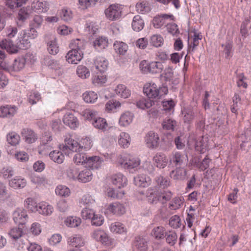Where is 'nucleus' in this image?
Masks as SVG:
<instances>
[{"mask_svg": "<svg viewBox=\"0 0 251 251\" xmlns=\"http://www.w3.org/2000/svg\"><path fill=\"white\" fill-rule=\"evenodd\" d=\"M198 110L191 108H184L182 110V114L183 115V120L186 124H190L193 120L195 114L198 112Z\"/></svg>", "mask_w": 251, "mask_h": 251, "instance_id": "9d476101", "label": "nucleus"}, {"mask_svg": "<svg viewBox=\"0 0 251 251\" xmlns=\"http://www.w3.org/2000/svg\"><path fill=\"white\" fill-rule=\"evenodd\" d=\"M27 218L26 211L23 208H17L13 213V219L15 223L19 224V226L24 225Z\"/></svg>", "mask_w": 251, "mask_h": 251, "instance_id": "423d86ee", "label": "nucleus"}, {"mask_svg": "<svg viewBox=\"0 0 251 251\" xmlns=\"http://www.w3.org/2000/svg\"><path fill=\"white\" fill-rule=\"evenodd\" d=\"M20 140V136L15 133L11 132L7 135V141L12 146H15L19 144Z\"/></svg>", "mask_w": 251, "mask_h": 251, "instance_id": "8fccbe9b", "label": "nucleus"}, {"mask_svg": "<svg viewBox=\"0 0 251 251\" xmlns=\"http://www.w3.org/2000/svg\"><path fill=\"white\" fill-rule=\"evenodd\" d=\"M53 207L51 205L46 202H41L38 204V207L36 211L43 215H48L52 213Z\"/></svg>", "mask_w": 251, "mask_h": 251, "instance_id": "b1692460", "label": "nucleus"}, {"mask_svg": "<svg viewBox=\"0 0 251 251\" xmlns=\"http://www.w3.org/2000/svg\"><path fill=\"white\" fill-rule=\"evenodd\" d=\"M31 9L38 13L45 12L49 9V4L44 0H34L31 3Z\"/></svg>", "mask_w": 251, "mask_h": 251, "instance_id": "0eeeda50", "label": "nucleus"}, {"mask_svg": "<svg viewBox=\"0 0 251 251\" xmlns=\"http://www.w3.org/2000/svg\"><path fill=\"white\" fill-rule=\"evenodd\" d=\"M107 210L114 214L122 215L125 213V208L123 204L118 202L110 204Z\"/></svg>", "mask_w": 251, "mask_h": 251, "instance_id": "4be33fe9", "label": "nucleus"}, {"mask_svg": "<svg viewBox=\"0 0 251 251\" xmlns=\"http://www.w3.org/2000/svg\"><path fill=\"white\" fill-rule=\"evenodd\" d=\"M166 234L165 228L162 226L154 227L151 232L152 235L157 239L163 238Z\"/></svg>", "mask_w": 251, "mask_h": 251, "instance_id": "f704fd0d", "label": "nucleus"}, {"mask_svg": "<svg viewBox=\"0 0 251 251\" xmlns=\"http://www.w3.org/2000/svg\"><path fill=\"white\" fill-rule=\"evenodd\" d=\"M71 50L66 55V60L71 64H77L83 57L82 50L84 49V42L76 39L72 40L69 45Z\"/></svg>", "mask_w": 251, "mask_h": 251, "instance_id": "f257e3e1", "label": "nucleus"}, {"mask_svg": "<svg viewBox=\"0 0 251 251\" xmlns=\"http://www.w3.org/2000/svg\"><path fill=\"white\" fill-rule=\"evenodd\" d=\"M21 134L25 141L28 144L34 142L37 139L35 133L28 128L23 129L21 132Z\"/></svg>", "mask_w": 251, "mask_h": 251, "instance_id": "f8f14e48", "label": "nucleus"}, {"mask_svg": "<svg viewBox=\"0 0 251 251\" xmlns=\"http://www.w3.org/2000/svg\"><path fill=\"white\" fill-rule=\"evenodd\" d=\"M104 221L103 217L99 214H95L91 219L92 225L95 226H100L102 225Z\"/></svg>", "mask_w": 251, "mask_h": 251, "instance_id": "774afa93", "label": "nucleus"}, {"mask_svg": "<svg viewBox=\"0 0 251 251\" xmlns=\"http://www.w3.org/2000/svg\"><path fill=\"white\" fill-rule=\"evenodd\" d=\"M163 38L160 35L155 34L151 38L150 43L155 47H161L163 45Z\"/></svg>", "mask_w": 251, "mask_h": 251, "instance_id": "3c124183", "label": "nucleus"}, {"mask_svg": "<svg viewBox=\"0 0 251 251\" xmlns=\"http://www.w3.org/2000/svg\"><path fill=\"white\" fill-rule=\"evenodd\" d=\"M116 52L120 55H124L127 52L128 46L123 42L116 41L114 44Z\"/></svg>", "mask_w": 251, "mask_h": 251, "instance_id": "2f4dec72", "label": "nucleus"}, {"mask_svg": "<svg viewBox=\"0 0 251 251\" xmlns=\"http://www.w3.org/2000/svg\"><path fill=\"white\" fill-rule=\"evenodd\" d=\"M111 232L115 233H122L126 231L123 224L119 222L112 223L110 226Z\"/></svg>", "mask_w": 251, "mask_h": 251, "instance_id": "603ef678", "label": "nucleus"}, {"mask_svg": "<svg viewBox=\"0 0 251 251\" xmlns=\"http://www.w3.org/2000/svg\"><path fill=\"white\" fill-rule=\"evenodd\" d=\"M107 81V78L105 75L102 74L98 75L93 76L92 82L96 85H101L105 83Z\"/></svg>", "mask_w": 251, "mask_h": 251, "instance_id": "052dcab7", "label": "nucleus"}, {"mask_svg": "<svg viewBox=\"0 0 251 251\" xmlns=\"http://www.w3.org/2000/svg\"><path fill=\"white\" fill-rule=\"evenodd\" d=\"M92 237L96 240L100 242L102 244H108V237L107 234L102 230L97 229L93 231Z\"/></svg>", "mask_w": 251, "mask_h": 251, "instance_id": "ddd939ff", "label": "nucleus"}, {"mask_svg": "<svg viewBox=\"0 0 251 251\" xmlns=\"http://www.w3.org/2000/svg\"><path fill=\"white\" fill-rule=\"evenodd\" d=\"M144 26V22L139 15L135 16L132 22L133 29L136 31H141Z\"/></svg>", "mask_w": 251, "mask_h": 251, "instance_id": "a878e982", "label": "nucleus"}, {"mask_svg": "<svg viewBox=\"0 0 251 251\" xmlns=\"http://www.w3.org/2000/svg\"><path fill=\"white\" fill-rule=\"evenodd\" d=\"M136 8L138 12L141 14H145L150 11L148 3L144 1L137 3L136 5Z\"/></svg>", "mask_w": 251, "mask_h": 251, "instance_id": "864d4df0", "label": "nucleus"}, {"mask_svg": "<svg viewBox=\"0 0 251 251\" xmlns=\"http://www.w3.org/2000/svg\"><path fill=\"white\" fill-rule=\"evenodd\" d=\"M93 126L97 128L103 130H106L108 124L105 119L102 118H96L92 123Z\"/></svg>", "mask_w": 251, "mask_h": 251, "instance_id": "e433bc0d", "label": "nucleus"}, {"mask_svg": "<svg viewBox=\"0 0 251 251\" xmlns=\"http://www.w3.org/2000/svg\"><path fill=\"white\" fill-rule=\"evenodd\" d=\"M154 102L150 99H142L136 102V106L141 109H145L152 106Z\"/></svg>", "mask_w": 251, "mask_h": 251, "instance_id": "49530a36", "label": "nucleus"}, {"mask_svg": "<svg viewBox=\"0 0 251 251\" xmlns=\"http://www.w3.org/2000/svg\"><path fill=\"white\" fill-rule=\"evenodd\" d=\"M166 242L170 246H174L177 240V236L176 232L174 231H169L166 233L165 235Z\"/></svg>", "mask_w": 251, "mask_h": 251, "instance_id": "4d7b16f0", "label": "nucleus"}, {"mask_svg": "<svg viewBox=\"0 0 251 251\" xmlns=\"http://www.w3.org/2000/svg\"><path fill=\"white\" fill-rule=\"evenodd\" d=\"M155 187L160 189H165L170 185V181L167 177L162 176H157L155 179Z\"/></svg>", "mask_w": 251, "mask_h": 251, "instance_id": "5701e85b", "label": "nucleus"}, {"mask_svg": "<svg viewBox=\"0 0 251 251\" xmlns=\"http://www.w3.org/2000/svg\"><path fill=\"white\" fill-rule=\"evenodd\" d=\"M108 41L106 37H100L97 38L93 42L94 48L100 51L108 46Z\"/></svg>", "mask_w": 251, "mask_h": 251, "instance_id": "aec40b11", "label": "nucleus"}, {"mask_svg": "<svg viewBox=\"0 0 251 251\" xmlns=\"http://www.w3.org/2000/svg\"><path fill=\"white\" fill-rule=\"evenodd\" d=\"M119 163L125 168L131 171L132 169H137L140 165V160L139 158L128 155L121 157L119 159Z\"/></svg>", "mask_w": 251, "mask_h": 251, "instance_id": "20e7f679", "label": "nucleus"}, {"mask_svg": "<svg viewBox=\"0 0 251 251\" xmlns=\"http://www.w3.org/2000/svg\"><path fill=\"white\" fill-rule=\"evenodd\" d=\"M167 89L166 87H157L156 84L153 83H147L144 85L143 92L149 99L158 98L164 94H166Z\"/></svg>", "mask_w": 251, "mask_h": 251, "instance_id": "7ed1b4c3", "label": "nucleus"}, {"mask_svg": "<svg viewBox=\"0 0 251 251\" xmlns=\"http://www.w3.org/2000/svg\"><path fill=\"white\" fill-rule=\"evenodd\" d=\"M27 0H6V5L11 9L21 6L25 4Z\"/></svg>", "mask_w": 251, "mask_h": 251, "instance_id": "5fc2aeb1", "label": "nucleus"}, {"mask_svg": "<svg viewBox=\"0 0 251 251\" xmlns=\"http://www.w3.org/2000/svg\"><path fill=\"white\" fill-rule=\"evenodd\" d=\"M130 137L129 134L126 132L121 133L119 139V144L124 148H127L130 145Z\"/></svg>", "mask_w": 251, "mask_h": 251, "instance_id": "72a5a7b5", "label": "nucleus"}, {"mask_svg": "<svg viewBox=\"0 0 251 251\" xmlns=\"http://www.w3.org/2000/svg\"><path fill=\"white\" fill-rule=\"evenodd\" d=\"M102 160L99 156H94L88 157L86 163L92 169H97L100 166Z\"/></svg>", "mask_w": 251, "mask_h": 251, "instance_id": "bb28decb", "label": "nucleus"}, {"mask_svg": "<svg viewBox=\"0 0 251 251\" xmlns=\"http://www.w3.org/2000/svg\"><path fill=\"white\" fill-rule=\"evenodd\" d=\"M25 60L23 56L18 57L15 59L12 64V69L16 72L20 71L25 67Z\"/></svg>", "mask_w": 251, "mask_h": 251, "instance_id": "c9c22d12", "label": "nucleus"}, {"mask_svg": "<svg viewBox=\"0 0 251 251\" xmlns=\"http://www.w3.org/2000/svg\"><path fill=\"white\" fill-rule=\"evenodd\" d=\"M83 98L87 103H94L98 99V95L94 91L86 92L83 94Z\"/></svg>", "mask_w": 251, "mask_h": 251, "instance_id": "ea45409f", "label": "nucleus"}, {"mask_svg": "<svg viewBox=\"0 0 251 251\" xmlns=\"http://www.w3.org/2000/svg\"><path fill=\"white\" fill-rule=\"evenodd\" d=\"M16 109L15 107H9L8 106L0 107V116L5 117L7 115L13 116Z\"/></svg>", "mask_w": 251, "mask_h": 251, "instance_id": "a18cd8bd", "label": "nucleus"}, {"mask_svg": "<svg viewBox=\"0 0 251 251\" xmlns=\"http://www.w3.org/2000/svg\"><path fill=\"white\" fill-rule=\"evenodd\" d=\"M169 225L174 228L179 227L181 225V221L179 217L177 215L172 216L170 219Z\"/></svg>", "mask_w": 251, "mask_h": 251, "instance_id": "338daca9", "label": "nucleus"}, {"mask_svg": "<svg viewBox=\"0 0 251 251\" xmlns=\"http://www.w3.org/2000/svg\"><path fill=\"white\" fill-rule=\"evenodd\" d=\"M105 14L107 19L111 21L119 19L121 14V8L119 4H111L105 10Z\"/></svg>", "mask_w": 251, "mask_h": 251, "instance_id": "39448f33", "label": "nucleus"}, {"mask_svg": "<svg viewBox=\"0 0 251 251\" xmlns=\"http://www.w3.org/2000/svg\"><path fill=\"white\" fill-rule=\"evenodd\" d=\"M115 92L118 96L125 99L128 98L130 95V91L123 84L117 85L115 89Z\"/></svg>", "mask_w": 251, "mask_h": 251, "instance_id": "7c9ffc66", "label": "nucleus"}, {"mask_svg": "<svg viewBox=\"0 0 251 251\" xmlns=\"http://www.w3.org/2000/svg\"><path fill=\"white\" fill-rule=\"evenodd\" d=\"M67 176L72 179H78V169L74 166L69 167L67 172Z\"/></svg>", "mask_w": 251, "mask_h": 251, "instance_id": "0e129e2a", "label": "nucleus"}, {"mask_svg": "<svg viewBox=\"0 0 251 251\" xmlns=\"http://www.w3.org/2000/svg\"><path fill=\"white\" fill-rule=\"evenodd\" d=\"M30 12L27 8H22L18 13V19L19 21H25L29 18Z\"/></svg>", "mask_w": 251, "mask_h": 251, "instance_id": "69168bd1", "label": "nucleus"}, {"mask_svg": "<svg viewBox=\"0 0 251 251\" xmlns=\"http://www.w3.org/2000/svg\"><path fill=\"white\" fill-rule=\"evenodd\" d=\"M159 137L153 131H150L146 135V141L150 148H155L158 146Z\"/></svg>", "mask_w": 251, "mask_h": 251, "instance_id": "1a4fd4ad", "label": "nucleus"}, {"mask_svg": "<svg viewBox=\"0 0 251 251\" xmlns=\"http://www.w3.org/2000/svg\"><path fill=\"white\" fill-rule=\"evenodd\" d=\"M82 142L83 144L86 143L84 146L80 144L75 140L71 138H66L64 140V144L60 145L59 149L64 153L69 155L71 151H80L83 148L87 150L91 147V143L87 139H84Z\"/></svg>", "mask_w": 251, "mask_h": 251, "instance_id": "f03ea898", "label": "nucleus"}, {"mask_svg": "<svg viewBox=\"0 0 251 251\" xmlns=\"http://www.w3.org/2000/svg\"><path fill=\"white\" fill-rule=\"evenodd\" d=\"M148 201L151 204H156L159 201V193L151 188L148 189L146 193Z\"/></svg>", "mask_w": 251, "mask_h": 251, "instance_id": "c756f323", "label": "nucleus"}, {"mask_svg": "<svg viewBox=\"0 0 251 251\" xmlns=\"http://www.w3.org/2000/svg\"><path fill=\"white\" fill-rule=\"evenodd\" d=\"M134 247L135 251H147L148 249L147 241L144 238H136Z\"/></svg>", "mask_w": 251, "mask_h": 251, "instance_id": "c85d7f7f", "label": "nucleus"}, {"mask_svg": "<svg viewBox=\"0 0 251 251\" xmlns=\"http://www.w3.org/2000/svg\"><path fill=\"white\" fill-rule=\"evenodd\" d=\"M77 152L74 155L73 160L77 165H83L86 163L88 157L85 153L83 152Z\"/></svg>", "mask_w": 251, "mask_h": 251, "instance_id": "4c0bfd02", "label": "nucleus"}, {"mask_svg": "<svg viewBox=\"0 0 251 251\" xmlns=\"http://www.w3.org/2000/svg\"><path fill=\"white\" fill-rule=\"evenodd\" d=\"M10 197V195L6 186L3 183L0 182V199L5 201L8 199Z\"/></svg>", "mask_w": 251, "mask_h": 251, "instance_id": "680f3d73", "label": "nucleus"}, {"mask_svg": "<svg viewBox=\"0 0 251 251\" xmlns=\"http://www.w3.org/2000/svg\"><path fill=\"white\" fill-rule=\"evenodd\" d=\"M163 69V65L159 62H152L149 65V72L152 74L160 73Z\"/></svg>", "mask_w": 251, "mask_h": 251, "instance_id": "58836bf2", "label": "nucleus"}, {"mask_svg": "<svg viewBox=\"0 0 251 251\" xmlns=\"http://www.w3.org/2000/svg\"><path fill=\"white\" fill-rule=\"evenodd\" d=\"M81 220L79 218L76 217H68L65 221L66 225L71 227L78 226L81 223Z\"/></svg>", "mask_w": 251, "mask_h": 251, "instance_id": "37998d69", "label": "nucleus"}, {"mask_svg": "<svg viewBox=\"0 0 251 251\" xmlns=\"http://www.w3.org/2000/svg\"><path fill=\"white\" fill-rule=\"evenodd\" d=\"M63 123L71 128H75L78 125V121L76 117L71 113H67L63 117Z\"/></svg>", "mask_w": 251, "mask_h": 251, "instance_id": "9b49d317", "label": "nucleus"}, {"mask_svg": "<svg viewBox=\"0 0 251 251\" xmlns=\"http://www.w3.org/2000/svg\"><path fill=\"white\" fill-rule=\"evenodd\" d=\"M76 73L79 77L83 79L88 78L90 75L88 69L83 65H79L77 67Z\"/></svg>", "mask_w": 251, "mask_h": 251, "instance_id": "c03bdc74", "label": "nucleus"}, {"mask_svg": "<svg viewBox=\"0 0 251 251\" xmlns=\"http://www.w3.org/2000/svg\"><path fill=\"white\" fill-rule=\"evenodd\" d=\"M68 242L70 245L75 248H79L84 244V241L80 235H74L68 238Z\"/></svg>", "mask_w": 251, "mask_h": 251, "instance_id": "dca6fc26", "label": "nucleus"}, {"mask_svg": "<svg viewBox=\"0 0 251 251\" xmlns=\"http://www.w3.org/2000/svg\"><path fill=\"white\" fill-rule=\"evenodd\" d=\"M70 189L64 185H59L55 189V193L56 195L62 197H68L70 194Z\"/></svg>", "mask_w": 251, "mask_h": 251, "instance_id": "6e6d98bb", "label": "nucleus"}, {"mask_svg": "<svg viewBox=\"0 0 251 251\" xmlns=\"http://www.w3.org/2000/svg\"><path fill=\"white\" fill-rule=\"evenodd\" d=\"M25 202L26 204L27 208H28L29 210L33 212H35L37 211L38 204L33 199L31 198H28L25 200Z\"/></svg>", "mask_w": 251, "mask_h": 251, "instance_id": "bf43d9fd", "label": "nucleus"}, {"mask_svg": "<svg viewBox=\"0 0 251 251\" xmlns=\"http://www.w3.org/2000/svg\"><path fill=\"white\" fill-rule=\"evenodd\" d=\"M82 113L84 118L88 120H94L97 115L96 111L90 109H85Z\"/></svg>", "mask_w": 251, "mask_h": 251, "instance_id": "e2e57ef3", "label": "nucleus"}, {"mask_svg": "<svg viewBox=\"0 0 251 251\" xmlns=\"http://www.w3.org/2000/svg\"><path fill=\"white\" fill-rule=\"evenodd\" d=\"M47 47L48 51L51 54L55 55L59 51V47L54 38L48 43Z\"/></svg>", "mask_w": 251, "mask_h": 251, "instance_id": "79ce46f5", "label": "nucleus"}, {"mask_svg": "<svg viewBox=\"0 0 251 251\" xmlns=\"http://www.w3.org/2000/svg\"><path fill=\"white\" fill-rule=\"evenodd\" d=\"M9 234L13 239H18L23 234V229L20 226L18 227L13 228L9 231Z\"/></svg>", "mask_w": 251, "mask_h": 251, "instance_id": "13d9d810", "label": "nucleus"}, {"mask_svg": "<svg viewBox=\"0 0 251 251\" xmlns=\"http://www.w3.org/2000/svg\"><path fill=\"white\" fill-rule=\"evenodd\" d=\"M207 148L206 139L202 137L196 142V150L200 151L201 153L204 152Z\"/></svg>", "mask_w": 251, "mask_h": 251, "instance_id": "de8ad7c7", "label": "nucleus"}, {"mask_svg": "<svg viewBox=\"0 0 251 251\" xmlns=\"http://www.w3.org/2000/svg\"><path fill=\"white\" fill-rule=\"evenodd\" d=\"M92 179V173L88 169H85L78 174V180L80 181L86 183Z\"/></svg>", "mask_w": 251, "mask_h": 251, "instance_id": "393cba45", "label": "nucleus"}, {"mask_svg": "<svg viewBox=\"0 0 251 251\" xmlns=\"http://www.w3.org/2000/svg\"><path fill=\"white\" fill-rule=\"evenodd\" d=\"M112 181L113 184L116 185L119 188L124 187L127 183L126 178L121 173L113 176Z\"/></svg>", "mask_w": 251, "mask_h": 251, "instance_id": "f3484780", "label": "nucleus"}, {"mask_svg": "<svg viewBox=\"0 0 251 251\" xmlns=\"http://www.w3.org/2000/svg\"><path fill=\"white\" fill-rule=\"evenodd\" d=\"M0 47L2 49L6 50L7 52L10 53H16L18 50V47L15 45L13 42L9 39H4L0 42Z\"/></svg>", "mask_w": 251, "mask_h": 251, "instance_id": "4468645a", "label": "nucleus"}, {"mask_svg": "<svg viewBox=\"0 0 251 251\" xmlns=\"http://www.w3.org/2000/svg\"><path fill=\"white\" fill-rule=\"evenodd\" d=\"M32 183L38 185H45L48 183V179L44 176L32 175L31 177Z\"/></svg>", "mask_w": 251, "mask_h": 251, "instance_id": "09e8293b", "label": "nucleus"}, {"mask_svg": "<svg viewBox=\"0 0 251 251\" xmlns=\"http://www.w3.org/2000/svg\"><path fill=\"white\" fill-rule=\"evenodd\" d=\"M133 117V115L131 113L126 112L121 116L119 124L123 126H127L132 122Z\"/></svg>", "mask_w": 251, "mask_h": 251, "instance_id": "cd10ccee", "label": "nucleus"}, {"mask_svg": "<svg viewBox=\"0 0 251 251\" xmlns=\"http://www.w3.org/2000/svg\"><path fill=\"white\" fill-rule=\"evenodd\" d=\"M50 158L55 162L61 164L63 162L64 156L59 151H53L50 153Z\"/></svg>", "mask_w": 251, "mask_h": 251, "instance_id": "a19ab883", "label": "nucleus"}, {"mask_svg": "<svg viewBox=\"0 0 251 251\" xmlns=\"http://www.w3.org/2000/svg\"><path fill=\"white\" fill-rule=\"evenodd\" d=\"M134 181L136 186L146 187L151 184V179L150 177L146 175H140L134 177Z\"/></svg>", "mask_w": 251, "mask_h": 251, "instance_id": "2eb2a0df", "label": "nucleus"}, {"mask_svg": "<svg viewBox=\"0 0 251 251\" xmlns=\"http://www.w3.org/2000/svg\"><path fill=\"white\" fill-rule=\"evenodd\" d=\"M186 174L187 172L185 169L182 167H177L175 170L171 172L170 176L174 179L183 180L185 179Z\"/></svg>", "mask_w": 251, "mask_h": 251, "instance_id": "a211bd4d", "label": "nucleus"}, {"mask_svg": "<svg viewBox=\"0 0 251 251\" xmlns=\"http://www.w3.org/2000/svg\"><path fill=\"white\" fill-rule=\"evenodd\" d=\"M172 160L176 166H181L186 163V157L179 152H175L173 156Z\"/></svg>", "mask_w": 251, "mask_h": 251, "instance_id": "473e14b6", "label": "nucleus"}, {"mask_svg": "<svg viewBox=\"0 0 251 251\" xmlns=\"http://www.w3.org/2000/svg\"><path fill=\"white\" fill-rule=\"evenodd\" d=\"M26 184V180L20 176H16L9 182L10 186L15 189L24 188Z\"/></svg>", "mask_w": 251, "mask_h": 251, "instance_id": "412c9836", "label": "nucleus"}, {"mask_svg": "<svg viewBox=\"0 0 251 251\" xmlns=\"http://www.w3.org/2000/svg\"><path fill=\"white\" fill-rule=\"evenodd\" d=\"M153 161L154 165L159 168H165L168 162L166 155L161 152L157 153L154 156Z\"/></svg>", "mask_w": 251, "mask_h": 251, "instance_id": "6e6552de", "label": "nucleus"}, {"mask_svg": "<svg viewBox=\"0 0 251 251\" xmlns=\"http://www.w3.org/2000/svg\"><path fill=\"white\" fill-rule=\"evenodd\" d=\"M96 69L100 72H104L108 68V63L106 59L102 57L96 58L94 62Z\"/></svg>", "mask_w": 251, "mask_h": 251, "instance_id": "6ab92c4d", "label": "nucleus"}]
</instances>
